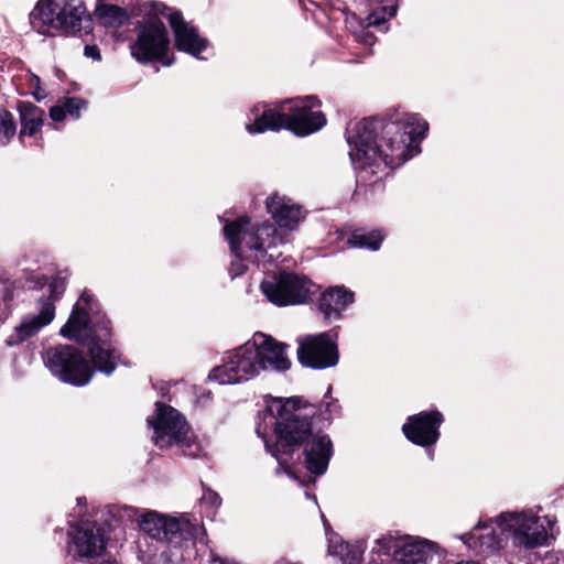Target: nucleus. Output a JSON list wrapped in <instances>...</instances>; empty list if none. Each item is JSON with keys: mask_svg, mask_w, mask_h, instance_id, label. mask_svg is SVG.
I'll return each mask as SVG.
<instances>
[{"mask_svg": "<svg viewBox=\"0 0 564 564\" xmlns=\"http://www.w3.org/2000/svg\"><path fill=\"white\" fill-rule=\"evenodd\" d=\"M427 129V122L415 113L388 122L364 119L350 124L347 142L358 180L376 183L388 169L399 167L416 155Z\"/></svg>", "mask_w": 564, "mask_h": 564, "instance_id": "obj_1", "label": "nucleus"}, {"mask_svg": "<svg viewBox=\"0 0 564 564\" xmlns=\"http://www.w3.org/2000/svg\"><path fill=\"white\" fill-rule=\"evenodd\" d=\"M314 413V408L300 397L270 398L257 415L256 433L280 465L286 464L281 453L289 454L295 447H303L306 468L312 474L323 475L333 454V445L328 435L313 432Z\"/></svg>", "mask_w": 564, "mask_h": 564, "instance_id": "obj_2", "label": "nucleus"}, {"mask_svg": "<svg viewBox=\"0 0 564 564\" xmlns=\"http://www.w3.org/2000/svg\"><path fill=\"white\" fill-rule=\"evenodd\" d=\"M265 204L279 229L270 223L250 226L247 217L225 224V237L237 258L263 261L268 257V261H273L281 256L275 249L290 241V232L304 218L301 206L284 195L272 194Z\"/></svg>", "mask_w": 564, "mask_h": 564, "instance_id": "obj_3", "label": "nucleus"}, {"mask_svg": "<svg viewBox=\"0 0 564 564\" xmlns=\"http://www.w3.org/2000/svg\"><path fill=\"white\" fill-rule=\"evenodd\" d=\"M318 107L319 101L314 96L285 100L276 108L263 109L261 115H256L253 123H247L246 128L250 133L288 129L300 137L308 135L326 123L324 113L314 110Z\"/></svg>", "mask_w": 564, "mask_h": 564, "instance_id": "obj_4", "label": "nucleus"}, {"mask_svg": "<svg viewBox=\"0 0 564 564\" xmlns=\"http://www.w3.org/2000/svg\"><path fill=\"white\" fill-rule=\"evenodd\" d=\"M540 512V507L501 512L496 517V524L518 547L531 550L547 545L554 539L556 519Z\"/></svg>", "mask_w": 564, "mask_h": 564, "instance_id": "obj_5", "label": "nucleus"}, {"mask_svg": "<svg viewBox=\"0 0 564 564\" xmlns=\"http://www.w3.org/2000/svg\"><path fill=\"white\" fill-rule=\"evenodd\" d=\"M85 20L87 10L82 0H39L30 13L33 30L47 36L76 34Z\"/></svg>", "mask_w": 564, "mask_h": 564, "instance_id": "obj_6", "label": "nucleus"}, {"mask_svg": "<svg viewBox=\"0 0 564 564\" xmlns=\"http://www.w3.org/2000/svg\"><path fill=\"white\" fill-rule=\"evenodd\" d=\"M149 8L150 18L137 26L138 36L130 46L131 54L140 63L158 59L164 66H170L174 62L166 56L170 39L165 25L159 19L160 15L167 17L170 9L161 2H150Z\"/></svg>", "mask_w": 564, "mask_h": 564, "instance_id": "obj_7", "label": "nucleus"}, {"mask_svg": "<svg viewBox=\"0 0 564 564\" xmlns=\"http://www.w3.org/2000/svg\"><path fill=\"white\" fill-rule=\"evenodd\" d=\"M148 424L153 427V442L158 447L177 445L183 448L185 456H198L199 445L193 440L187 422L177 410L158 402L155 415L148 419Z\"/></svg>", "mask_w": 564, "mask_h": 564, "instance_id": "obj_8", "label": "nucleus"}, {"mask_svg": "<svg viewBox=\"0 0 564 564\" xmlns=\"http://www.w3.org/2000/svg\"><path fill=\"white\" fill-rule=\"evenodd\" d=\"M43 360L53 376L73 386H86L94 375L82 352L69 345L50 347Z\"/></svg>", "mask_w": 564, "mask_h": 564, "instance_id": "obj_9", "label": "nucleus"}, {"mask_svg": "<svg viewBox=\"0 0 564 564\" xmlns=\"http://www.w3.org/2000/svg\"><path fill=\"white\" fill-rule=\"evenodd\" d=\"M139 525L152 539L174 545L192 541L202 531L197 520L192 521L187 516L172 518L155 511H148L142 514L139 519Z\"/></svg>", "mask_w": 564, "mask_h": 564, "instance_id": "obj_10", "label": "nucleus"}, {"mask_svg": "<svg viewBox=\"0 0 564 564\" xmlns=\"http://www.w3.org/2000/svg\"><path fill=\"white\" fill-rule=\"evenodd\" d=\"M260 289L267 300L276 306L303 304L317 290L306 276L288 272L265 278Z\"/></svg>", "mask_w": 564, "mask_h": 564, "instance_id": "obj_11", "label": "nucleus"}, {"mask_svg": "<svg viewBox=\"0 0 564 564\" xmlns=\"http://www.w3.org/2000/svg\"><path fill=\"white\" fill-rule=\"evenodd\" d=\"M257 349L252 339L248 340L236 348L223 365L215 367L208 379L219 384H236L259 376L262 364L259 362Z\"/></svg>", "mask_w": 564, "mask_h": 564, "instance_id": "obj_12", "label": "nucleus"}, {"mask_svg": "<svg viewBox=\"0 0 564 564\" xmlns=\"http://www.w3.org/2000/svg\"><path fill=\"white\" fill-rule=\"evenodd\" d=\"M65 289L64 282L56 280L50 285V295L37 302V312L25 315L14 332L8 337L7 345L15 346L36 335L42 328L52 323L55 317L54 303Z\"/></svg>", "mask_w": 564, "mask_h": 564, "instance_id": "obj_13", "label": "nucleus"}, {"mask_svg": "<svg viewBox=\"0 0 564 564\" xmlns=\"http://www.w3.org/2000/svg\"><path fill=\"white\" fill-rule=\"evenodd\" d=\"M94 313L93 297L86 292L80 295L73 307L67 323L61 328V335L78 343L94 340L101 333L104 322H109L105 316L96 319L90 317Z\"/></svg>", "mask_w": 564, "mask_h": 564, "instance_id": "obj_14", "label": "nucleus"}, {"mask_svg": "<svg viewBox=\"0 0 564 564\" xmlns=\"http://www.w3.org/2000/svg\"><path fill=\"white\" fill-rule=\"evenodd\" d=\"M299 361L310 368L325 369L338 362L335 337L330 333L307 335L297 339Z\"/></svg>", "mask_w": 564, "mask_h": 564, "instance_id": "obj_15", "label": "nucleus"}, {"mask_svg": "<svg viewBox=\"0 0 564 564\" xmlns=\"http://www.w3.org/2000/svg\"><path fill=\"white\" fill-rule=\"evenodd\" d=\"M69 546L82 557L101 555L106 547L105 530L96 522L82 521L68 530Z\"/></svg>", "mask_w": 564, "mask_h": 564, "instance_id": "obj_16", "label": "nucleus"}, {"mask_svg": "<svg viewBox=\"0 0 564 564\" xmlns=\"http://www.w3.org/2000/svg\"><path fill=\"white\" fill-rule=\"evenodd\" d=\"M443 422V415L438 411L421 412L408 419L402 431L406 438L420 446H430L440 437L438 427Z\"/></svg>", "mask_w": 564, "mask_h": 564, "instance_id": "obj_17", "label": "nucleus"}, {"mask_svg": "<svg viewBox=\"0 0 564 564\" xmlns=\"http://www.w3.org/2000/svg\"><path fill=\"white\" fill-rule=\"evenodd\" d=\"M497 528L496 518L479 520L470 532L462 536V540L476 555H491L502 547L503 535H506L501 531L498 533Z\"/></svg>", "mask_w": 564, "mask_h": 564, "instance_id": "obj_18", "label": "nucleus"}, {"mask_svg": "<svg viewBox=\"0 0 564 564\" xmlns=\"http://www.w3.org/2000/svg\"><path fill=\"white\" fill-rule=\"evenodd\" d=\"M252 341L258 348L261 371H286L291 367V360L286 355V345L276 341L273 337L263 333H256Z\"/></svg>", "mask_w": 564, "mask_h": 564, "instance_id": "obj_19", "label": "nucleus"}, {"mask_svg": "<svg viewBox=\"0 0 564 564\" xmlns=\"http://www.w3.org/2000/svg\"><path fill=\"white\" fill-rule=\"evenodd\" d=\"M167 19L174 33L176 48L202 58L199 54L208 46V41L198 34L194 25L183 19L181 12L169 11Z\"/></svg>", "mask_w": 564, "mask_h": 564, "instance_id": "obj_20", "label": "nucleus"}, {"mask_svg": "<svg viewBox=\"0 0 564 564\" xmlns=\"http://www.w3.org/2000/svg\"><path fill=\"white\" fill-rule=\"evenodd\" d=\"M110 322H104L101 333L89 341V354L97 370L109 376L113 372L119 355L107 338L110 336Z\"/></svg>", "mask_w": 564, "mask_h": 564, "instance_id": "obj_21", "label": "nucleus"}, {"mask_svg": "<svg viewBox=\"0 0 564 564\" xmlns=\"http://www.w3.org/2000/svg\"><path fill=\"white\" fill-rule=\"evenodd\" d=\"M436 553V544L422 539L404 538L394 551L393 558L400 564L426 563Z\"/></svg>", "mask_w": 564, "mask_h": 564, "instance_id": "obj_22", "label": "nucleus"}, {"mask_svg": "<svg viewBox=\"0 0 564 564\" xmlns=\"http://www.w3.org/2000/svg\"><path fill=\"white\" fill-rule=\"evenodd\" d=\"M354 302V293L344 286H335L325 291L318 301V310L328 321L338 319L340 312Z\"/></svg>", "mask_w": 564, "mask_h": 564, "instance_id": "obj_23", "label": "nucleus"}, {"mask_svg": "<svg viewBox=\"0 0 564 564\" xmlns=\"http://www.w3.org/2000/svg\"><path fill=\"white\" fill-rule=\"evenodd\" d=\"M18 110L22 126L20 138L23 135H35L43 126L44 110L30 101H20Z\"/></svg>", "mask_w": 564, "mask_h": 564, "instance_id": "obj_24", "label": "nucleus"}, {"mask_svg": "<svg viewBox=\"0 0 564 564\" xmlns=\"http://www.w3.org/2000/svg\"><path fill=\"white\" fill-rule=\"evenodd\" d=\"M96 15L106 26H120L128 20L124 9L115 4H101L96 9Z\"/></svg>", "mask_w": 564, "mask_h": 564, "instance_id": "obj_25", "label": "nucleus"}, {"mask_svg": "<svg viewBox=\"0 0 564 564\" xmlns=\"http://www.w3.org/2000/svg\"><path fill=\"white\" fill-rule=\"evenodd\" d=\"M329 551L338 555L343 564H360L362 562L364 549L359 545L340 542L338 545L329 546Z\"/></svg>", "mask_w": 564, "mask_h": 564, "instance_id": "obj_26", "label": "nucleus"}, {"mask_svg": "<svg viewBox=\"0 0 564 564\" xmlns=\"http://www.w3.org/2000/svg\"><path fill=\"white\" fill-rule=\"evenodd\" d=\"M383 240V235L379 230H373L367 234L355 232L348 239V245L355 248H368L378 250Z\"/></svg>", "mask_w": 564, "mask_h": 564, "instance_id": "obj_27", "label": "nucleus"}, {"mask_svg": "<svg viewBox=\"0 0 564 564\" xmlns=\"http://www.w3.org/2000/svg\"><path fill=\"white\" fill-rule=\"evenodd\" d=\"M17 127L12 113L0 109V144L6 145L15 134Z\"/></svg>", "mask_w": 564, "mask_h": 564, "instance_id": "obj_28", "label": "nucleus"}, {"mask_svg": "<svg viewBox=\"0 0 564 564\" xmlns=\"http://www.w3.org/2000/svg\"><path fill=\"white\" fill-rule=\"evenodd\" d=\"M397 13V4L383 6L372 11L368 17L369 25H380L393 18Z\"/></svg>", "mask_w": 564, "mask_h": 564, "instance_id": "obj_29", "label": "nucleus"}, {"mask_svg": "<svg viewBox=\"0 0 564 564\" xmlns=\"http://www.w3.org/2000/svg\"><path fill=\"white\" fill-rule=\"evenodd\" d=\"M62 104L65 107L67 115L75 119H78L80 117V111L87 107L86 101L80 98H65Z\"/></svg>", "mask_w": 564, "mask_h": 564, "instance_id": "obj_30", "label": "nucleus"}, {"mask_svg": "<svg viewBox=\"0 0 564 564\" xmlns=\"http://www.w3.org/2000/svg\"><path fill=\"white\" fill-rule=\"evenodd\" d=\"M376 544L384 553H389L392 549L394 551L402 544V539H397L391 534L382 535L376 540Z\"/></svg>", "mask_w": 564, "mask_h": 564, "instance_id": "obj_31", "label": "nucleus"}, {"mask_svg": "<svg viewBox=\"0 0 564 564\" xmlns=\"http://www.w3.org/2000/svg\"><path fill=\"white\" fill-rule=\"evenodd\" d=\"M330 392H332V388L329 387L324 397L323 403H322V408H324V410L321 409V413L323 415L328 414L327 416H325L326 420H330L332 414L337 413L338 408H339L337 405L336 401L333 400Z\"/></svg>", "mask_w": 564, "mask_h": 564, "instance_id": "obj_32", "label": "nucleus"}, {"mask_svg": "<svg viewBox=\"0 0 564 564\" xmlns=\"http://www.w3.org/2000/svg\"><path fill=\"white\" fill-rule=\"evenodd\" d=\"M30 86L33 88V96L41 101L46 97V93L41 88V79L34 74H30Z\"/></svg>", "mask_w": 564, "mask_h": 564, "instance_id": "obj_33", "label": "nucleus"}, {"mask_svg": "<svg viewBox=\"0 0 564 564\" xmlns=\"http://www.w3.org/2000/svg\"><path fill=\"white\" fill-rule=\"evenodd\" d=\"M202 500L204 503H207L208 506L214 508H218L221 505L220 496L212 489H207L204 492Z\"/></svg>", "mask_w": 564, "mask_h": 564, "instance_id": "obj_34", "label": "nucleus"}, {"mask_svg": "<svg viewBox=\"0 0 564 564\" xmlns=\"http://www.w3.org/2000/svg\"><path fill=\"white\" fill-rule=\"evenodd\" d=\"M540 564H564V552L546 553Z\"/></svg>", "mask_w": 564, "mask_h": 564, "instance_id": "obj_35", "label": "nucleus"}, {"mask_svg": "<svg viewBox=\"0 0 564 564\" xmlns=\"http://www.w3.org/2000/svg\"><path fill=\"white\" fill-rule=\"evenodd\" d=\"M66 115L67 112L63 104L53 106L50 110V116L54 121H62Z\"/></svg>", "mask_w": 564, "mask_h": 564, "instance_id": "obj_36", "label": "nucleus"}, {"mask_svg": "<svg viewBox=\"0 0 564 564\" xmlns=\"http://www.w3.org/2000/svg\"><path fill=\"white\" fill-rule=\"evenodd\" d=\"M246 265L241 261H232L229 272L232 278H236L240 274H242L246 271Z\"/></svg>", "mask_w": 564, "mask_h": 564, "instance_id": "obj_37", "label": "nucleus"}, {"mask_svg": "<svg viewBox=\"0 0 564 564\" xmlns=\"http://www.w3.org/2000/svg\"><path fill=\"white\" fill-rule=\"evenodd\" d=\"M85 55L95 61H99L101 58L99 48L96 45H86Z\"/></svg>", "mask_w": 564, "mask_h": 564, "instance_id": "obj_38", "label": "nucleus"}, {"mask_svg": "<svg viewBox=\"0 0 564 564\" xmlns=\"http://www.w3.org/2000/svg\"><path fill=\"white\" fill-rule=\"evenodd\" d=\"M12 291L9 285L3 286V295L2 299L4 302L10 301L12 299Z\"/></svg>", "mask_w": 564, "mask_h": 564, "instance_id": "obj_39", "label": "nucleus"}, {"mask_svg": "<svg viewBox=\"0 0 564 564\" xmlns=\"http://www.w3.org/2000/svg\"><path fill=\"white\" fill-rule=\"evenodd\" d=\"M362 42L366 44V45H372L373 42H375V39L372 36V34H370L369 32H366L364 33L362 35Z\"/></svg>", "mask_w": 564, "mask_h": 564, "instance_id": "obj_40", "label": "nucleus"}, {"mask_svg": "<svg viewBox=\"0 0 564 564\" xmlns=\"http://www.w3.org/2000/svg\"><path fill=\"white\" fill-rule=\"evenodd\" d=\"M456 564H479V563L476 562V561H460V562H458Z\"/></svg>", "mask_w": 564, "mask_h": 564, "instance_id": "obj_41", "label": "nucleus"}, {"mask_svg": "<svg viewBox=\"0 0 564 564\" xmlns=\"http://www.w3.org/2000/svg\"><path fill=\"white\" fill-rule=\"evenodd\" d=\"M78 506L86 503V498H77Z\"/></svg>", "mask_w": 564, "mask_h": 564, "instance_id": "obj_42", "label": "nucleus"}, {"mask_svg": "<svg viewBox=\"0 0 564 564\" xmlns=\"http://www.w3.org/2000/svg\"><path fill=\"white\" fill-rule=\"evenodd\" d=\"M101 564H117L116 562H104Z\"/></svg>", "mask_w": 564, "mask_h": 564, "instance_id": "obj_43", "label": "nucleus"}]
</instances>
